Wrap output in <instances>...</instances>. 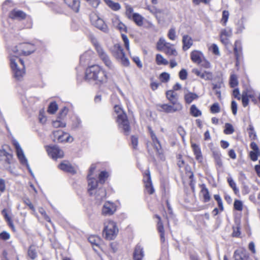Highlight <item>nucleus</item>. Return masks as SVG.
I'll return each mask as SVG.
<instances>
[{
  "mask_svg": "<svg viewBox=\"0 0 260 260\" xmlns=\"http://www.w3.org/2000/svg\"><path fill=\"white\" fill-rule=\"evenodd\" d=\"M35 50L34 45L24 43L13 47L10 52V67L16 79L21 80L24 75V66L23 60L19 56L28 55Z\"/></svg>",
  "mask_w": 260,
  "mask_h": 260,
  "instance_id": "nucleus-1",
  "label": "nucleus"
},
{
  "mask_svg": "<svg viewBox=\"0 0 260 260\" xmlns=\"http://www.w3.org/2000/svg\"><path fill=\"white\" fill-rule=\"evenodd\" d=\"M85 79L90 83L100 86L107 83L108 76L105 71L99 65L95 64L86 69Z\"/></svg>",
  "mask_w": 260,
  "mask_h": 260,
  "instance_id": "nucleus-2",
  "label": "nucleus"
},
{
  "mask_svg": "<svg viewBox=\"0 0 260 260\" xmlns=\"http://www.w3.org/2000/svg\"><path fill=\"white\" fill-rule=\"evenodd\" d=\"M95 169V166H91L87 176L88 178V192L91 196H93L98 201L104 199L106 196V190L103 188H98V183L94 178L93 172Z\"/></svg>",
  "mask_w": 260,
  "mask_h": 260,
  "instance_id": "nucleus-3",
  "label": "nucleus"
},
{
  "mask_svg": "<svg viewBox=\"0 0 260 260\" xmlns=\"http://www.w3.org/2000/svg\"><path fill=\"white\" fill-rule=\"evenodd\" d=\"M114 111L117 114V122L119 127L123 129L126 135H128L130 131V127L126 114L119 105L114 106Z\"/></svg>",
  "mask_w": 260,
  "mask_h": 260,
  "instance_id": "nucleus-4",
  "label": "nucleus"
},
{
  "mask_svg": "<svg viewBox=\"0 0 260 260\" xmlns=\"http://www.w3.org/2000/svg\"><path fill=\"white\" fill-rule=\"evenodd\" d=\"M92 44L94 45L97 52L99 57L105 66L109 70H114V65L110 59V57L103 49L97 40L93 38L91 40Z\"/></svg>",
  "mask_w": 260,
  "mask_h": 260,
  "instance_id": "nucleus-5",
  "label": "nucleus"
},
{
  "mask_svg": "<svg viewBox=\"0 0 260 260\" xmlns=\"http://www.w3.org/2000/svg\"><path fill=\"white\" fill-rule=\"evenodd\" d=\"M118 232V229L114 221L108 220L105 222L103 235L106 239L109 240L114 239Z\"/></svg>",
  "mask_w": 260,
  "mask_h": 260,
  "instance_id": "nucleus-6",
  "label": "nucleus"
},
{
  "mask_svg": "<svg viewBox=\"0 0 260 260\" xmlns=\"http://www.w3.org/2000/svg\"><path fill=\"white\" fill-rule=\"evenodd\" d=\"M113 55L124 66H128L129 62L123 52L122 47L119 44H116L112 49Z\"/></svg>",
  "mask_w": 260,
  "mask_h": 260,
  "instance_id": "nucleus-7",
  "label": "nucleus"
},
{
  "mask_svg": "<svg viewBox=\"0 0 260 260\" xmlns=\"http://www.w3.org/2000/svg\"><path fill=\"white\" fill-rule=\"evenodd\" d=\"M13 144L15 147L16 150V154L17 157L22 165H25L28 170L29 173L31 174L32 176L34 175L31 170L29 167V165L28 163L27 159L26 158L23 150L22 149L21 146L20 145L18 142L16 140H14L13 141Z\"/></svg>",
  "mask_w": 260,
  "mask_h": 260,
  "instance_id": "nucleus-8",
  "label": "nucleus"
},
{
  "mask_svg": "<svg viewBox=\"0 0 260 260\" xmlns=\"http://www.w3.org/2000/svg\"><path fill=\"white\" fill-rule=\"evenodd\" d=\"M90 22L93 25L105 32L108 31V28L104 21L95 13L92 12L90 15Z\"/></svg>",
  "mask_w": 260,
  "mask_h": 260,
  "instance_id": "nucleus-9",
  "label": "nucleus"
},
{
  "mask_svg": "<svg viewBox=\"0 0 260 260\" xmlns=\"http://www.w3.org/2000/svg\"><path fill=\"white\" fill-rule=\"evenodd\" d=\"M53 141L58 143L72 142L73 138L67 133L58 130L53 132Z\"/></svg>",
  "mask_w": 260,
  "mask_h": 260,
  "instance_id": "nucleus-10",
  "label": "nucleus"
},
{
  "mask_svg": "<svg viewBox=\"0 0 260 260\" xmlns=\"http://www.w3.org/2000/svg\"><path fill=\"white\" fill-rule=\"evenodd\" d=\"M233 35L232 29L227 27L221 29L219 33L220 41L225 47L231 44L230 38Z\"/></svg>",
  "mask_w": 260,
  "mask_h": 260,
  "instance_id": "nucleus-11",
  "label": "nucleus"
},
{
  "mask_svg": "<svg viewBox=\"0 0 260 260\" xmlns=\"http://www.w3.org/2000/svg\"><path fill=\"white\" fill-rule=\"evenodd\" d=\"M157 107L160 111L168 113L180 111L183 108L182 104H161L158 105Z\"/></svg>",
  "mask_w": 260,
  "mask_h": 260,
  "instance_id": "nucleus-12",
  "label": "nucleus"
},
{
  "mask_svg": "<svg viewBox=\"0 0 260 260\" xmlns=\"http://www.w3.org/2000/svg\"><path fill=\"white\" fill-rule=\"evenodd\" d=\"M46 150L48 155L53 159L60 158L63 157V151L56 146H48Z\"/></svg>",
  "mask_w": 260,
  "mask_h": 260,
  "instance_id": "nucleus-13",
  "label": "nucleus"
},
{
  "mask_svg": "<svg viewBox=\"0 0 260 260\" xmlns=\"http://www.w3.org/2000/svg\"><path fill=\"white\" fill-rule=\"evenodd\" d=\"M116 210V206L114 203L111 202H106L102 208V213L104 215H111Z\"/></svg>",
  "mask_w": 260,
  "mask_h": 260,
  "instance_id": "nucleus-14",
  "label": "nucleus"
},
{
  "mask_svg": "<svg viewBox=\"0 0 260 260\" xmlns=\"http://www.w3.org/2000/svg\"><path fill=\"white\" fill-rule=\"evenodd\" d=\"M148 130L152 141L154 148L155 149L156 152L158 154H160L162 152V150L161 146L159 140L150 127H148Z\"/></svg>",
  "mask_w": 260,
  "mask_h": 260,
  "instance_id": "nucleus-15",
  "label": "nucleus"
},
{
  "mask_svg": "<svg viewBox=\"0 0 260 260\" xmlns=\"http://www.w3.org/2000/svg\"><path fill=\"white\" fill-rule=\"evenodd\" d=\"M234 257L235 260H248L249 256L246 249L240 248L234 252Z\"/></svg>",
  "mask_w": 260,
  "mask_h": 260,
  "instance_id": "nucleus-16",
  "label": "nucleus"
},
{
  "mask_svg": "<svg viewBox=\"0 0 260 260\" xmlns=\"http://www.w3.org/2000/svg\"><path fill=\"white\" fill-rule=\"evenodd\" d=\"M112 22L113 26L118 29L120 32H122L126 31V26L120 21L118 16H114L112 19Z\"/></svg>",
  "mask_w": 260,
  "mask_h": 260,
  "instance_id": "nucleus-17",
  "label": "nucleus"
},
{
  "mask_svg": "<svg viewBox=\"0 0 260 260\" xmlns=\"http://www.w3.org/2000/svg\"><path fill=\"white\" fill-rule=\"evenodd\" d=\"M13 156L4 149L0 150V161L4 164L9 165L12 162Z\"/></svg>",
  "mask_w": 260,
  "mask_h": 260,
  "instance_id": "nucleus-18",
  "label": "nucleus"
},
{
  "mask_svg": "<svg viewBox=\"0 0 260 260\" xmlns=\"http://www.w3.org/2000/svg\"><path fill=\"white\" fill-rule=\"evenodd\" d=\"M184 98L186 103L189 104L193 100L198 99L199 96L195 93L189 91L187 89H184Z\"/></svg>",
  "mask_w": 260,
  "mask_h": 260,
  "instance_id": "nucleus-19",
  "label": "nucleus"
},
{
  "mask_svg": "<svg viewBox=\"0 0 260 260\" xmlns=\"http://www.w3.org/2000/svg\"><path fill=\"white\" fill-rule=\"evenodd\" d=\"M26 14L23 11L17 9L11 11L9 13V17L12 19H17L19 20L25 18Z\"/></svg>",
  "mask_w": 260,
  "mask_h": 260,
  "instance_id": "nucleus-20",
  "label": "nucleus"
},
{
  "mask_svg": "<svg viewBox=\"0 0 260 260\" xmlns=\"http://www.w3.org/2000/svg\"><path fill=\"white\" fill-rule=\"evenodd\" d=\"M143 248L140 245H137L135 248L133 253L134 260H143L144 257Z\"/></svg>",
  "mask_w": 260,
  "mask_h": 260,
  "instance_id": "nucleus-21",
  "label": "nucleus"
},
{
  "mask_svg": "<svg viewBox=\"0 0 260 260\" xmlns=\"http://www.w3.org/2000/svg\"><path fill=\"white\" fill-rule=\"evenodd\" d=\"M204 57V56L203 53L200 51L193 50L190 53V58L191 60L197 64L201 63Z\"/></svg>",
  "mask_w": 260,
  "mask_h": 260,
  "instance_id": "nucleus-22",
  "label": "nucleus"
},
{
  "mask_svg": "<svg viewBox=\"0 0 260 260\" xmlns=\"http://www.w3.org/2000/svg\"><path fill=\"white\" fill-rule=\"evenodd\" d=\"M234 50L237 60L236 65H237L242 54V45L241 42L240 41L237 40L235 41L234 44Z\"/></svg>",
  "mask_w": 260,
  "mask_h": 260,
  "instance_id": "nucleus-23",
  "label": "nucleus"
},
{
  "mask_svg": "<svg viewBox=\"0 0 260 260\" xmlns=\"http://www.w3.org/2000/svg\"><path fill=\"white\" fill-rule=\"evenodd\" d=\"M166 97L172 105L181 104L178 101L177 94L172 90L166 92Z\"/></svg>",
  "mask_w": 260,
  "mask_h": 260,
  "instance_id": "nucleus-24",
  "label": "nucleus"
},
{
  "mask_svg": "<svg viewBox=\"0 0 260 260\" xmlns=\"http://www.w3.org/2000/svg\"><path fill=\"white\" fill-rule=\"evenodd\" d=\"M192 72L197 76L205 80H210L212 78V74L209 72H202L198 69H193Z\"/></svg>",
  "mask_w": 260,
  "mask_h": 260,
  "instance_id": "nucleus-25",
  "label": "nucleus"
},
{
  "mask_svg": "<svg viewBox=\"0 0 260 260\" xmlns=\"http://www.w3.org/2000/svg\"><path fill=\"white\" fill-rule=\"evenodd\" d=\"M58 168L65 172H69L71 173L74 174L76 173V171L74 168L67 161H63L59 165Z\"/></svg>",
  "mask_w": 260,
  "mask_h": 260,
  "instance_id": "nucleus-26",
  "label": "nucleus"
},
{
  "mask_svg": "<svg viewBox=\"0 0 260 260\" xmlns=\"http://www.w3.org/2000/svg\"><path fill=\"white\" fill-rule=\"evenodd\" d=\"M182 49L186 51L189 49L193 44V41L191 37L187 35H184L182 37Z\"/></svg>",
  "mask_w": 260,
  "mask_h": 260,
  "instance_id": "nucleus-27",
  "label": "nucleus"
},
{
  "mask_svg": "<svg viewBox=\"0 0 260 260\" xmlns=\"http://www.w3.org/2000/svg\"><path fill=\"white\" fill-rule=\"evenodd\" d=\"M89 242L92 245L93 249L97 251L96 248H100L102 241L100 238L97 236L92 235L88 238Z\"/></svg>",
  "mask_w": 260,
  "mask_h": 260,
  "instance_id": "nucleus-28",
  "label": "nucleus"
},
{
  "mask_svg": "<svg viewBox=\"0 0 260 260\" xmlns=\"http://www.w3.org/2000/svg\"><path fill=\"white\" fill-rule=\"evenodd\" d=\"M65 3L74 12H78L80 8V2L78 0H64Z\"/></svg>",
  "mask_w": 260,
  "mask_h": 260,
  "instance_id": "nucleus-29",
  "label": "nucleus"
},
{
  "mask_svg": "<svg viewBox=\"0 0 260 260\" xmlns=\"http://www.w3.org/2000/svg\"><path fill=\"white\" fill-rule=\"evenodd\" d=\"M191 146L196 159L200 162H202L203 158L200 147L196 144H192Z\"/></svg>",
  "mask_w": 260,
  "mask_h": 260,
  "instance_id": "nucleus-30",
  "label": "nucleus"
},
{
  "mask_svg": "<svg viewBox=\"0 0 260 260\" xmlns=\"http://www.w3.org/2000/svg\"><path fill=\"white\" fill-rule=\"evenodd\" d=\"M155 217L158 219V221L157 222V229L160 233V236L161 241L162 242H164L165 240V230L163 224L161 221L160 217L158 215H155Z\"/></svg>",
  "mask_w": 260,
  "mask_h": 260,
  "instance_id": "nucleus-31",
  "label": "nucleus"
},
{
  "mask_svg": "<svg viewBox=\"0 0 260 260\" xmlns=\"http://www.w3.org/2000/svg\"><path fill=\"white\" fill-rule=\"evenodd\" d=\"M163 51L168 56H176L178 55V52L173 45L170 43Z\"/></svg>",
  "mask_w": 260,
  "mask_h": 260,
  "instance_id": "nucleus-32",
  "label": "nucleus"
},
{
  "mask_svg": "<svg viewBox=\"0 0 260 260\" xmlns=\"http://www.w3.org/2000/svg\"><path fill=\"white\" fill-rule=\"evenodd\" d=\"M130 20L133 21L138 26H142L143 25L144 18L140 14L137 13Z\"/></svg>",
  "mask_w": 260,
  "mask_h": 260,
  "instance_id": "nucleus-33",
  "label": "nucleus"
},
{
  "mask_svg": "<svg viewBox=\"0 0 260 260\" xmlns=\"http://www.w3.org/2000/svg\"><path fill=\"white\" fill-rule=\"evenodd\" d=\"M169 44L170 43L167 42L164 38H160L156 44L157 50L163 51Z\"/></svg>",
  "mask_w": 260,
  "mask_h": 260,
  "instance_id": "nucleus-34",
  "label": "nucleus"
},
{
  "mask_svg": "<svg viewBox=\"0 0 260 260\" xmlns=\"http://www.w3.org/2000/svg\"><path fill=\"white\" fill-rule=\"evenodd\" d=\"M107 5L112 10L117 11L121 9V6L118 3H116L112 0H104Z\"/></svg>",
  "mask_w": 260,
  "mask_h": 260,
  "instance_id": "nucleus-35",
  "label": "nucleus"
},
{
  "mask_svg": "<svg viewBox=\"0 0 260 260\" xmlns=\"http://www.w3.org/2000/svg\"><path fill=\"white\" fill-rule=\"evenodd\" d=\"M125 15L126 17L129 20L131 19L133 16H134V15L137 13L134 12V9L129 5L125 4Z\"/></svg>",
  "mask_w": 260,
  "mask_h": 260,
  "instance_id": "nucleus-36",
  "label": "nucleus"
},
{
  "mask_svg": "<svg viewBox=\"0 0 260 260\" xmlns=\"http://www.w3.org/2000/svg\"><path fill=\"white\" fill-rule=\"evenodd\" d=\"M155 62L157 65H167L169 61L160 54H157L155 57Z\"/></svg>",
  "mask_w": 260,
  "mask_h": 260,
  "instance_id": "nucleus-37",
  "label": "nucleus"
},
{
  "mask_svg": "<svg viewBox=\"0 0 260 260\" xmlns=\"http://www.w3.org/2000/svg\"><path fill=\"white\" fill-rule=\"evenodd\" d=\"M201 192L202 196L203 197L204 202H207L210 201V196L209 194L208 189L206 187V186L204 185H202Z\"/></svg>",
  "mask_w": 260,
  "mask_h": 260,
  "instance_id": "nucleus-38",
  "label": "nucleus"
},
{
  "mask_svg": "<svg viewBox=\"0 0 260 260\" xmlns=\"http://www.w3.org/2000/svg\"><path fill=\"white\" fill-rule=\"evenodd\" d=\"M213 155L216 164L219 167H221L222 165V163L221 159V154L220 152L217 150L213 151Z\"/></svg>",
  "mask_w": 260,
  "mask_h": 260,
  "instance_id": "nucleus-39",
  "label": "nucleus"
},
{
  "mask_svg": "<svg viewBox=\"0 0 260 260\" xmlns=\"http://www.w3.org/2000/svg\"><path fill=\"white\" fill-rule=\"evenodd\" d=\"M229 15L230 14L228 11L224 10L222 11V18L220 20V23L223 26H226L229 18Z\"/></svg>",
  "mask_w": 260,
  "mask_h": 260,
  "instance_id": "nucleus-40",
  "label": "nucleus"
},
{
  "mask_svg": "<svg viewBox=\"0 0 260 260\" xmlns=\"http://www.w3.org/2000/svg\"><path fill=\"white\" fill-rule=\"evenodd\" d=\"M28 255L32 259H34L37 256L36 248L34 246H30L28 250Z\"/></svg>",
  "mask_w": 260,
  "mask_h": 260,
  "instance_id": "nucleus-41",
  "label": "nucleus"
},
{
  "mask_svg": "<svg viewBox=\"0 0 260 260\" xmlns=\"http://www.w3.org/2000/svg\"><path fill=\"white\" fill-rule=\"evenodd\" d=\"M2 213L4 215V216L5 217V218L6 219V220L7 221L9 225L12 228H14V225L13 224V222H12V221L11 220V217L9 216V214L8 213V211H7V209H3L2 210Z\"/></svg>",
  "mask_w": 260,
  "mask_h": 260,
  "instance_id": "nucleus-42",
  "label": "nucleus"
},
{
  "mask_svg": "<svg viewBox=\"0 0 260 260\" xmlns=\"http://www.w3.org/2000/svg\"><path fill=\"white\" fill-rule=\"evenodd\" d=\"M190 113L194 117H198L201 115L202 112L194 105H193L190 107Z\"/></svg>",
  "mask_w": 260,
  "mask_h": 260,
  "instance_id": "nucleus-43",
  "label": "nucleus"
},
{
  "mask_svg": "<svg viewBox=\"0 0 260 260\" xmlns=\"http://www.w3.org/2000/svg\"><path fill=\"white\" fill-rule=\"evenodd\" d=\"M248 131L250 138L251 140H255L256 139L257 136L256 132L254 131V127L252 125L250 124L249 125Z\"/></svg>",
  "mask_w": 260,
  "mask_h": 260,
  "instance_id": "nucleus-44",
  "label": "nucleus"
},
{
  "mask_svg": "<svg viewBox=\"0 0 260 260\" xmlns=\"http://www.w3.org/2000/svg\"><path fill=\"white\" fill-rule=\"evenodd\" d=\"M228 182L229 184V185L232 189H233L234 192L235 193H237L239 192L238 188L236 187V184L235 182L233 180L232 177L228 178Z\"/></svg>",
  "mask_w": 260,
  "mask_h": 260,
  "instance_id": "nucleus-45",
  "label": "nucleus"
},
{
  "mask_svg": "<svg viewBox=\"0 0 260 260\" xmlns=\"http://www.w3.org/2000/svg\"><path fill=\"white\" fill-rule=\"evenodd\" d=\"M230 84L231 87H235L238 84V81L237 76L235 74L231 75L230 80Z\"/></svg>",
  "mask_w": 260,
  "mask_h": 260,
  "instance_id": "nucleus-46",
  "label": "nucleus"
},
{
  "mask_svg": "<svg viewBox=\"0 0 260 260\" xmlns=\"http://www.w3.org/2000/svg\"><path fill=\"white\" fill-rule=\"evenodd\" d=\"M58 109L57 105L56 103L53 102L50 103L48 109V112L50 114H54Z\"/></svg>",
  "mask_w": 260,
  "mask_h": 260,
  "instance_id": "nucleus-47",
  "label": "nucleus"
},
{
  "mask_svg": "<svg viewBox=\"0 0 260 260\" xmlns=\"http://www.w3.org/2000/svg\"><path fill=\"white\" fill-rule=\"evenodd\" d=\"M108 174L107 172H105V171L101 172L99 176V179L100 183L103 184L105 182L106 179L108 178Z\"/></svg>",
  "mask_w": 260,
  "mask_h": 260,
  "instance_id": "nucleus-48",
  "label": "nucleus"
},
{
  "mask_svg": "<svg viewBox=\"0 0 260 260\" xmlns=\"http://www.w3.org/2000/svg\"><path fill=\"white\" fill-rule=\"evenodd\" d=\"M52 125L55 128L64 127L66 126V123L60 119H57L53 121Z\"/></svg>",
  "mask_w": 260,
  "mask_h": 260,
  "instance_id": "nucleus-49",
  "label": "nucleus"
},
{
  "mask_svg": "<svg viewBox=\"0 0 260 260\" xmlns=\"http://www.w3.org/2000/svg\"><path fill=\"white\" fill-rule=\"evenodd\" d=\"M245 29L244 22L242 20H240L237 24L236 32L241 33Z\"/></svg>",
  "mask_w": 260,
  "mask_h": 260,
  "instance_id": "nucleus-50",
  "label": "nucleus"
},
{
  "mask_svg": "<svg viewBox=\"0 0 260 260\" xmlns=\"http://www.w3.org/2000/svg\"><path fill=\"white\" fill-rule=\"evenodd\" d=\"M209 50L212 51V52L216 55H220V51L219 50V48L218 46L215 44H212L210 47L209 48Z\"/></svg>",
  "mask_w": 260,
  "mask_h": 260,
  "instance_id": "nucleus-51",
  "label": "nucleus"
},
{
  "mask_svg": "<svg viewBox=\"0 0 260 260\" xmlns=\"http://www.w3.org/2000/svg\"><path fill=\"white\" fill-rule=\"evenodd\" d=\"M146 191L149 194H152L154 192V189L152 186V182H147L145 185Z\"/></svg>",
  "mask_w": 260,
  "mask_h": 260,
  "instance_id": "nucleus-52",
  "label": "nucleus"
},
{
  "mask_svg": "<svg viewBox=\"0 0 260 260\" xmlns=\"http://www.w3.org/2000/svg\"><path fill=\"white\" fill-rule=\"evenodd\" d=\"M169 74L166 72L161 73L159 76V79L162 82H167L170 80Z\"/></svg>",
  "mask_w": 260,
  "mask_h": 260,
  "instance_id": "nucleus-53",
  "label": "nucleus"
},
{
  "mask_svg": "<svg viewBox=\"0 0 260 260\" xmlns=\"http://www.w3.org/2000/svg\"><path fill=\"white\" fill-rule=\"evenodd\" d=\"M168 38L172 41H174L176 39V31L174 28H171L169 29L168 33Z\"/></svg>",
  "mask_w": 260,
  "mask_h": 260,
  "instance_id": "nucleus-54",
  "label": "nucleus"
},
{
  "mask_svg": "<svg viewBox=\"0 0 260 260\" xmlns=\"http://www.w3.org/2000/svg\"><path fill=\"white\" fill-rule=\"evenodd\" d=\"M234 130L233 126L230 123H226L225 125V129L224 132L225 134H231L234 132Z\"/></svg>",
  "mask_w": 260,
  "mask_h": 260,
  "instance_id": "nucleus-55",
  "label": "nucleus"
},
{
  "mask_svg": "<svg viewBox=\"0 0 260 260\" xmlns=\"http://www.w3.org/2000/svg\"><path fill=\"white\" fill-rule=\"evenodd\" d=\"M210 110L211 113H219L220 112V107L219 104L217 103L213 104L210 108Z\"/></svg>",
  "mask_w": 260,
  "mask_h": 260,
  "instance_id": "nucleus-56",
  "label": "nucleus"
},
{
  "mask_svg": "<svg viewBox=\"0 0 260 260\" xmlns=\"http://www.w3.org/2000/svg\"><path fill=\"white\" fill-rule=\"evenodd\" d=\"M91 52L87 51L83 53L80 57L81 61H86L90 60Z\"/></svg>",
  "mask_w": 260,
  "mask_h": 260,
  "instance_id": "nucleus-57",
  "label": "nucleus"
},
{
  "mask_svg": "<svg viewBox=\"0 0 260 260\" xmlns=\"http://www.w3.org/2000/svg\"><path fill=\"white\" fill-rule=\"evenodd\" d=\"M122 40L124 42V45L127 51H129V42L127 37L124 34H121Z\"/></svg>",
  "mask_w": 260,
  "mask_h": 260,
  "instance_id": "nucleus-58",
  "label": "nucleus"
},
{
  "mask_svg": "<svg viewBox=\"0 0 260 260\" xmlns=\"http://www.w3.org/2000/svg\"><path fill=\"white\" fill-rule=\"evenodd\" d=\"M234 208L238 211H242L243 209L242 202L239 200H235L234 204Z\"/></svg>",
  "mask_w": 260,
  "mask_h": 260,
  "instance_id": "nucleus-59",
  "label": "nucleus"
},
{
  "mask_svg": "<svg viewBox=\"0 0 260 260\" xmlns=\"http://www.w3.org/2000/svg\"><path fill=\"white\" fill-rule=\"evenodd\" d=\"M23 202L25 205L28 206L30 209H31L34 212H36L35 208L28 198H24L23 199Z\"/></svg>",
  "mask_w": 260,
  "mask_h": 260,
  "instance_id": "nucleus-60",
  "label": "nucleus"
},
{
  "mask_svg": "<svg viewBox=\"0 0 260 260\" xmlns=\"http://www.w3.org/2000/svg\"><path fill=\"white\" fill-rule=\"evenodd\" d=\"M152 182L151 180L150 173V171L148 170H147L144 175V182L145 185H146L147 182Z\"/></svg>",
  "mask_w": 260,
  "mask_h": 260,
  "instance_id": "nucleus-61",
  "label": "nucleus"
},
{
  "mask_svg": "<svg viewBox=\"0 0 260 260\" xmlns=\"http://www.w3.org/2000/svg\"><path fill=\"white\" fill-rule=\"evenodd\" d=\"M39 211L43 215L44 219L46 221H47L48 222H51V219H50V217L47 215V214H46V212H45V211L44 210V209L43 208H39Z\"/></svg>",
  "mask_w": 260,
  "mask_h": 260,
  "instance_id": "nucleus-62",
  "label": "nucleus"
},
{
  "mask_svg": "<svg viewBox=\"0 0 260 260\" xmlns=\"http://www.w3.org/2000/svg\"><path fill=\"white\" fill-rule=\"evenodd\" d=\"M260 154V152L251 151L250 152V157L252 160L256 161L257 159L258 156Z\"/></svg>",
  "mask_w": 260,
  "mask_h": 260,
  "instance_id": "nucleus-63",
  "label": "nucleus"
},
{
  "mask_svg": "<svg viewBox=\"0 0 260 260\" xmlns=\"http://www.w3.org/2000/svg\"><path fill=\"white\" fill-rule=\"evenodd\" d=\"M238 105L235 101H232L231 103V109L232 113L234 115H236L237 112Z\"/></svg>",
  "mask_w": 260,
  "mask_h": 260,
  "instance_id": "nucleus-64",
  "label": "nucleus"
}]
</instances>
